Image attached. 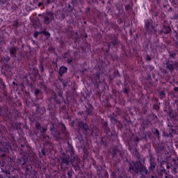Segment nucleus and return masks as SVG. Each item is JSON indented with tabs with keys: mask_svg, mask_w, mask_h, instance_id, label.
I'll return each instance as SVG.
<instances>
[{
	"mask_svg": "<svg viewBox=\"0 0 178 178\" xmlns=\"http://www.w3.org/2000/svg\"><path fill=\"white\" fill-rule=\"evenodd\" d=\"M146 26L151 31V33H155V29L154 28V22L152 20L149 19L145 22Z\"/></svg>",
	"mask_w": 178,
	"mask_h": 178,
	"instance_id": "nucleus-1",
	"label": "nucleus"
},
{
	"mask_svg": "<svg viewBox=\"0 0 178 178\" xmlns=\"http://www.w3.org/2000/svg\"><path fill=\"white\" fill-rule=\"evenodd\" d=\"M67 72V68L66 67H61L60 68L59 73L62 76L64 73H66Z\"/></svg>",
	"mask_w": 178,
	"mask_h": 178,
	"instance_id": "nucleus-2",
	"label": "nucleus"
},
{
	"mask_svg": "<svg viewBox=\"0 0 178 178\" xmlns=\"http://www.w3.org/2000/svg\"><path fill=\"white\" fill-rule=\"evenodd\" d=\"M49 3H51V1L50 0H47L46 2H43V3H38V6H41L42 5H49Z\"/></svg>",
	"mask_w": 178,
	"mask_h": 178,
	"instance_id": "nucleus-3",
	"label": "nucleus"
},
{
	"mask_svg": "<svg viewBox=\"0 0 178 178\" xmlns=\"http://www.w3.org/2000/svg\"><path fill=\"white\" fill-rule=\"evenodd\" d=\"M49 19L48 17H46L44 19V23H49Z\"/></svg>",
	"mask_w": 178,
	"mask_h": 178,
	"instance_id": "nucleus-4",
	"label": "nucleus"
},
{
	"mask_svg": "<svg viewBox=\"0 0 178 178\" xmlns=\"http://www.w3.org/2000/svg\"><path fill=\"white\" fill-rule=\"evenodd\" d=\"M38 34H40V32H35L34 37H38Z\"/></svg>",
	"mask_w": 178,
	"mask_h": 178,
	"instance_id": "nucleus-5",
	"label": "nucleus"
},
{
	"mask_svg": "<svg viewBox=\"0 0 178 178\" xmlns=\"http://www.w3.org/2000/svg\"><path fill=\"white\" fill-rule=\"evenodd\" d=\"M44 34L46 35L47 37H49V33L44 32Z\"/></svg>",
	"mask_w": 178,
	"mask_h": 178,
	"instance_id": "nucleus-6",
	"label": "nucleus"
},
{
	"mask_svg": "<svg viewBox=\"0 0 178 178\" xmlns=\"http://www.w3.org/2000/svg\"><path fill=\"white\" fill-rule=\"evenodd\" d=\"M156 136H159V131L156 130Z\"/></svg>",
	"mask_w": 178,
	"mask_h": 178,
	"instance_id": "nucleus-7",
	"label": "nucleus"
},
{
	"mask_svg": "<svg viewBox=\"0 0 178 178\" xmlns=\"http://www.w3.org/2000/svg\"><path fill=\"white\" fill-rule=\"evenodd\" d=\"M10 52H11V54H15V51H12V50H10Z\"/></svg>",
	"mask_w": 178,
	"mask_h": 178,
	"instance_id": "nucleus-8",
	"label": "nucleus"
},
{
	"mask_svg": "<svg viewBox=\"0 0 178 178\" xmlns=\"http://www.w3.org/2000/svg\"><path fill=\"white\" fill-rule=\"evenodd\" d=\"M171 69H175V67L173 65H171Z\"/></svg>",
	"mask_w": 178,
	"mask_h": 178,
	"instance_id": "nucleus-9",
	"label": "nucleus"
},
{
	"mask_svg": "<svg viewBox=\"0 0 178 178\" xmlns=\"http://www.w3.org/2000/svg\"><path fill=\"white\" fill-rule=\"evenodd\" d=\"M175 91H178V88H175Z\"/></svg>",
	"mask_w": 178,
	"mask_h": 178,
	"instance_id": "nucleus-10",
	"label": "nucleus"
},
{
	"mask_svg": "<svg viewBox=\"0 0 178 178\" xmlns=\"http://www.w3.org/2000/svg\"><path fill=\"white\" fill-rule=\"evenodd\" d=\"M167 168H168V169H169V168H170L169 165H167Z\"/></svg>",
	"mask_w": 178,
	"mask_h": 178,
	"instance_id": "nucleus-11",
	"label": "nucleus"
},
{
	"mask_svg": "<svg viewBox=\"0 0 178 178\" xmlns=\"http://www.w3.org/2000/svg\"><path fill=\"white\" fill-rule=\"evenodd\" d=\"M51 2H55V0H52Z\"/></svg>",
	"mask_w": 178,
	"mask_h": 178,
	"instance_id": "nucleus-12",
	"label": "nucleus"
},
{
	"mask_svg": "<svg viewBox=\"0 0 178 178\" xmlns=\"http://www.w3.org/2000/svg\"><path fill=\"white\" fill-rule=\"evenodd\" d=\"M168 30H170V29H169V28H168Z\"/></svg>",
	"mask_w": 178,
	"mask_h": 178,
	"instance_id": "nucleus-13",
	"label": "nucleus"
}]
</instances>
